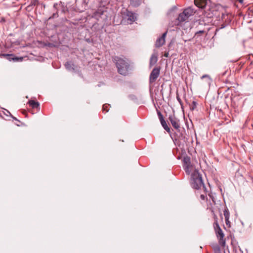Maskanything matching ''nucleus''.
Listing matches in <instances>:
<instances>
[{
    "mask_svg": "<svg viewBox=\"0 0 253 253\" xmlns=\"http://www.w3.org/2000/svg\"><path fill=\"white\" fill-rule=\"evenodd\" d=\"M113 60L116 63L118 73L122 75L126 76L128 74L129 68V64L128 62L125 59L118 56L115 57Z\"/></svg>",
    "mask_w": 253,
    "mask_h": 253,
    "instance_id": "1",
    "label": "nucleus"
},
{
    "mask_svg": "<svg viewBox=\"0 0 253 253\" xmlns=\"http://www.w3.org/2000/svg\"><path fill=\"white\" fill-rule=\"evenodd\" d=\"M190 183L191 186L196 189H200L203 187L204 191H207L204 184L202 175L198 172L192 173L190 177Z\"/></svg>",
    "mask_w": 253,
    "mask_h": 253,
    "instance_id": "2",
    "label": "nucleus"
},
{
    "mask_svg": "<svg viewBox=\"0 0 253 253\" xmlns=\"http://www.w3.org/2000/svg\"><path fill=\"white\" fill-rule=\"evenodd\" d=\"M183 167L186 173L188 175H191L192 173H196L199 171L196 169L194 165L191 163L190 158L188 156L183 158Z\"/></svg>",
    "mask_w": 253,
    "mask_h": 253,
    "instance_id": "3",
    "label": "nucleus"
},
{
    "mask_svg": "<svg viewBox=\"0 0 253 253\" xmlns=\"http://www.w3.org/2000/svg\"><path fill=\"white\" fill-rule=\"evenodd\" d=\"M195 13L194 9L191 7H188L179 14L177 19L179 22L186 21L190 16L193 15Z\"/></svg>",
    "mask_w": 253,
    "mask_h": 253,
    "instance_id": "4",
    "label": "nucleus"
},
{
    "mask_svg": "<svg viewBox=\"0 0 253 253\" xmlns=\"http://www.w3.org/2000/svg\"><path fill=\"white\" fill-rule=\"evenodd\" d=\"M213 227L217 238L219 239V243L220 245L224 246L225 240L224 239V234L220 228L217 219H215L213 224Z\"/></svg>",
    "mask_w": 253,
    "mask_h": 253,
    "instance_id": "5",
    "label": "nucleus"
},
{
    "mask_svg": "<svg viewBox=\"0 0 253 253\" xmlns=\"http://www.w3.org/2000/svg\"><path fill=\"white\" fill-rule=\"evenodd\" d=\"M160 73V67L154 68L149 76V83L152 84L154 83L159 77Z\"/></svg>",
    "mask_w": 253,
    "mask_h": 253,
    "instance_id": "6",
    "label": "nucleus"
},
{
    "mask_svg": "<svg viewBox=\"0 0 253 253\" xmlns=\"http://www.w3.org/2000/svg\"><path fill=\"white\" fill-rule=\"evenodd\" d=\"M169 120L170 122L173 127L176 130H179L180 128V121L174 114L170 115L169 117Z\"/></svg>",
    "mask_w": 253,
    "mask_h": 253,
    "instance_id": "7",
    "label": "nucleus"
},
{
    "mask_svg": "<svg viewBox=\"0 0 253 253\" xmlns=\"http://www.w3.org/2000/svg\"><path fill=\"white\" fill-rule=\"evenodd\" d=\"M167 34V32L163 34L162 36L159 38L156 41L155 45L156 47H160L164 45L165 43V39Z\"/></svg>",
    "mask_w": 253,
    "mask_h": 253,
    "instance_id": "8",
    "label": "nucleus"
},
{
    "mask_svg": "<svg viewBox=\"0 0 253 253\" xmlns=\"http://www.w3.org/2000/svg\"><path fill=\"white\" fill-rule=\"evenodd\" d=\"M158 61V53L155 52L153 53L150 59L149 66L151 67L154 65Z\"/></svg>",
    "mask_w": 253,
    "mask_h": 253,
    "instance_id": "9",
    "label": "nucleus"
},
{
    "mask_svg": "<svg viewBox=\"0 0 253 253\" xmlns=\"http://www.w3.org/2000/svg\"><path fill=\"white\" fill-rule=\"evenodd\" d=\"M124 13L127 17V20L130 22H134L136 19V18L134 16V14L132 12L128 11L127 9L126 10V12H125Z\"/></svg>",
    "mask_w": 253,
    "mask_h": 253,
    "instance_id": "10",
    "label": "nucleus"
},
{
    "mask_svg": "<svg viewBox=\"0 0 253 253\" xmlns=\"http://www.w3.org/2000/svg\"><path fill=\"white\" fill-rule=\"evenodd\" d=\"M194 3L199 8H203L207 4L206 0H194Z\"/></svg>",
    "mask_w": 253,
    "mask_h": 253,
    "instance_id": "11",
    "label": "nucleus"
},
{
    "mask_svg": "<svg viewBox=\"0 0 253 253\" xmlns=\"http://www.w3.org/2000/svg\"><path fill=\"white\" fill-rule=\"evenodd\" d=\"M160 121L162 126H163V128L165 129V130H166L169 133L170 132V129L168 126L165 119H163Z\"/></svg>",
    "mask_w": 253,
    "mask_h": 253,
    "instance_id": "12",
    "label": "nucleus"
},
{
    "mask_svg": "<svg viewBox=\"0 0 253 253\" xmlns=\"http://www.w3.org/2000/svg\"><path fill=\"white\" fill-rule=\"evenodd\" d=\"M66 69L69 71H74V65L71 62H67L65 64Z\"/></svg>",
    "mask_w": 253,
    "mask_h": 253,
    "instance_id": "13",
    "label": "nucleus"
},
{
    "mask_svg": "<svg viewBox=\"0 0 253 253\" xmlns=\"http://www.w3.org/2000/svg\"><path fill=\"white\" fill-rule=\"evenodd\" d=\"M28 103L30 106L33 108H39L40 104L38 102H36L34 100H31L29 101Z\"/></svg>",
    "mask_w": 253,
    "mask_h": 253,
    "instance_id": "14",
    "label": "nucleus"
},
{
    "mask_svg": "<svg viewBox=\"0 0 253 253\" xmlns=\"http://www.w3.org/2000/svg\"><path fill=\"white\" fill-rule=\"evenodd\" d=\"M141 0H130V3L133 6H138L141 3Z\"/></svg>",
    "mask_w": 253,
    "mask_h": 253,
    "instance_id": "15",
    "label": "nucleus"
},
{
    "mask_svg": "<svg viewBox=\"0 0 253 253\" xmlns=\"http://www.w3.org/2000/svg\"><path fill=\"white\" fill-rule=\"evenodd\" d=\"M8 56H9V59L10 60H13L14 61H22L23 60V57H11L12 56H13L12 55H7Z\"/></svg>",
    "mask_w": 253,
    "mask_h": 253,
    "instance_id": "16",
    "label": "nucleus"
},
{
    "mask_svg": "<svg viewBox=\"0 0 253 253\" xmlns=\"http://www.w3.org/2000/svg\"><path fill=\"white\" fill-rule=\"evenodd\" d=\"M223 212H224V215L225 216V218H229L230 213H229L228 209L227 208H226L224 209Z\"/></svg>",
    "mask_w": 253,
    "mask_h": 253,
    "instance_id": "17",
    "label": "nucleus"
},
{
    "mask_svg": "<svg viewBox=\"0 0 253 253\" xmlns=\"http://www.w3.org/2000/svg\"><path fill=\"white\" fill-rule=\"evenodd\" d=\"M109 106H110V105L108 104H104L102 107L103 111L105 112V113L108 112L109 110Z\"/></svg>",
    "mask_w": 253,
    "mask_h": 253,
    "instance_id": "18",
    "label": "nucleus"
},
{
    "mask_svg": "<svg viewBox=\"0 0 253 253\" xmlns=\"http://www.w3.org/2000/svg\"><path fill=\"white\" fill-rule=\"evenodd\" d=\"M197 105V103L196 101H193L192 103V104L190 106V109L191 110H194L196 109Z\"/></svg>",
    "mask_w": 253,
    "mask_h": 253,
    "instance_id": "19",
    "label": "nucleus"
},
{
    "mask_svg": "<svg viewBox=\"0 0 253 253\" xmlns=\"http://www.w3.org/2000/svg\"><path fill=\"white\" fill-rule=\"evenodd\" d=\"M158 116L159 117V120H161L164 119L162 113L160 111L157 112Z\"/></svg>",
    "mask_w": 253,
    "mask_h": 253,
    "instance_id": "20",
    "label": "nucleus"
},
{
    "mask_svg": "<svg viewBox=\"0 0 253 253\" xmlns=\"http://www.w3.org/2000/svg\"><path fill=\"white\" fill-rule=\"evenodd\" d=\"M176 99L180 103V104L182 106V102L180 98L179 97L178 94H176Z\"/></svg>",
    "mask_w": 253,
    "mask_h": 253,
    "instance_id": "21",
    "label": "nucleus"
},
{
    "mask_svg": "<svg viewBox=\"0 0 253 253\" xmlns=\"http://www.w3.org/2000/svg\"><path fill=\"white\" fill-rule=\"evenodd\" d=\"M200 198L201 199V200L204 201V200H205L206 199H207V195H204V194H201L200 195Z\"/></svg>",
    "mask_w": 253,
    "mask_h": 253,
    "instance_id": "22",
    "label": "nucleus"
},
{
    "mask_svg": "<svg viewBox=\"0 0 253 253\" xmlns=\"http://www.w3.org/2000/svg\"><path fill=\"white\" fill-rule=\"evenodd\" d=\"M225 223L226 225L228 226V227H230V222L229 221V218H225Z\"/></svg>",
    "mask_w": 253,
    "mask_h": 253,
    "instance_id": "23",
    "label": "nucleus"
},
{
    "mask_svg": "<svg viewBox=\"0 0 253 253\" xmlns=\"http://www.w3.org/2000/svg\"><path fill=\"white\" fill-rule=\"evenodd\" d=\"M205 32V31L204 30H200V31L197 32L195 34L198 35V34H203Z\"/></svg>",
    "mask_w": 253,
    "mask_h": 253,
    "instance_id": "24",
    "label": "nucleus"
},
{
    "mask_svg": "<svg viewBox=\"0 0 253 253\" xmlns=\"http://www.w3.org/2000/svg\"><path fill=\"white\" fill-rule=\"evenodd\" d=\"M206 78H208L209 79L210 78V76L208 75H204L202 76L201 78V79H203Z\"/></svg>",
    "mask_w": 253,
    "mask_h": 253,
    "instance_id": "25",
    "label": "nucleus"
},
{
    "mask_svg": "<svg viewBox=\"0 0 253 253\" xmlns=\"http://www.w3.org/2000/svg\"><path fill=\"white\" fill-rule=\"evenodd\" d=\"M215 253H221V251L219 249V248H217L215 250Z\"/></svg>",
    "mask_w": 253,
    "mask_h": 253,
    "instance_id": "26",
    "label": "nucleus"
},
{
    "mask_svg": "<svg viewBox=\"0 0 253 253\" xmlns=\"http://www.w3.org/2000/svg\"><path fill=\"white\" fill-rule=\"evenodd\" d=\"M164 56L166 57H168L169 56V53H165Z\"/></svg>",
    "mask_w": 253,
    "mask_h": 253,
    "instance_id": "27",
    "label": "nucleus"
},
{
    "mask_svg": "<svg viewBox=\"0 0 253 253\" xmlns=\"http://www.w3.org/2000/svg\"><path fill=\"white\" fill-rule=\"evenodd\" d=\"M6 115H7V114H8V113L9 114H10V115H11V114H10V113L8 110H6Z\"/></svg>",
    "mask_w": 253,
    "mask_h": 253,
    "instance_id": "28",
    "label": "nucleus"
},
{
    "mask_svg": "<svg viewBox=\"0 0 253 253\" xmlns=\"http://www.w3.org/2000/svg\"><path fill=\"white\" fill-rule=\"evenodd\" d=\"M6 115H7V114H8V113L9 114H10V115H11V114H10V113L8 110H6Z\"/></svg>",
    "mask_w": 253,
    "mask_h": 253,
    "instance_id": "29",
    "label": "nucleus"
},
{
    "mask_svg": "<svg viewBox=\"0 0 253 253\" xmlns=\"http://www.w3.org/2000/svg\"><path fill=\"white\" fill-rule=\"evenodd\" d=\"M11 116L14 120L18 121V120L14 117L12 116V115H11Z\"/></svg>",
    "mask_w": 253,
    "mask_h": 253,
    "instance_id": "30",
    "label": "nucleus"
},
{
    "mask_svg": "<svg viewBox=\"0 0 253 253\" xmlns=\"http://www.w3.org/2000/svg\"><path fill=\"white\" fill-rule=\"evenodd\" d=\"M209 195L212 199V201H214L213 200L212 196L211 194H209Z\"/></svg>",
    "mask_w": 253,
    "mask_h": 253,
    "instance_id": "31",
    "label": "nucleus"
}]
</instances>
